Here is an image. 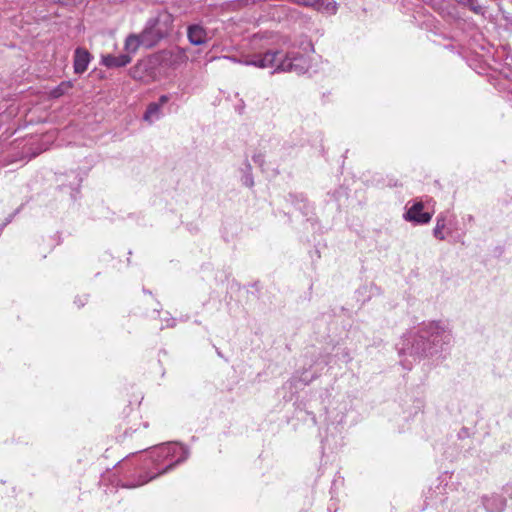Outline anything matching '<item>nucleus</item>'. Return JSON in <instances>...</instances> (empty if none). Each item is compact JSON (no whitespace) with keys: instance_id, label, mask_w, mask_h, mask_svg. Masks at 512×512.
I'll return each mask as SVG.
<instances>
[{"instance_id":"nucleus-30","label":"nucleus","mask_w":512,"mask_h":512,"mask_svg":"<svg viewBox=\"0 0 512 512\" xmlns=\"http://www.w3.org/2000/svg\"><path fill=\"white\" fill-rule=\"evenodd\" d=\"M159 316H160V310L157 309V308L152 311L151 315H149V317H151L153 319H155V318H157Z\"/></svg>"},{"instance_id":"nucleus-33","label":"nucleus","mask_w":512,"mask_h":512,"mask_svg":"<svg viewBox=\"0 0 512 512\" xmlns=\"http://www.w3.org/2000/svg\"><path fill=\"white\" fill-rule=\"evenodd\" d=\"M137 429L132 430V428L126 429L124 432V436H131L133 432H136Z\"/></svg>"},{"instance_id":"nucleus-38","label":"nucleus","mask_w":512,"mask_h":512,"mask_svg":"<svg viewBox=\"0 0 512 512\" xmlns=\"http://www.w3.org/2000/svg\"><path fill=\"white\" fill-rule=\"evenodd\" d=\"M345 356L347 357L346 362L351 360V358L349 357L348 353H346Z\"/></svg>"},{"instance_id":"nucleus-17","label":"nucleus","mask_w":512,"mask_h":512,"mask_svg":"<svg viewBox=\"0 0 512 512\" xmlns=\"http://www.w3.org/2000/svg\"><path fill=\"white\" fill-rule=\"evenodd\" d=\"M241 173H242V176H241L242 184L248 188L253 187L254 179H253V175H252V167L247 160L244 162V165L241 168Z\"/></svg>"},{"instance_id":"nucleus-31","label":"nucleus","mask_w":512,"mask_h":512,"mask_svg":"<svg viewBox=\"0 0 512 512\" xmlns=\"http://www.w3.org/2000/svg\"><path fill=\"white\" fill-rule=\"evenodd\" d=\"M495 253L498 255V256H501L503 253H504V247L502 246H498L495 248Z\"/></svg>"},{"instance_id":"nucleus-15","label":"nucleus","mask_w":512,"mask_h":512,"mask_svg":"<svg viewBox=\"0 0 512 512\" xmlns=\"http://www.w3.org/2000/svg\"><path fill=\"white\" fill-rule=\"evenodd\" d=\"M143 46L146 48V43L144 42L143 34L140 32L139 34H129L124 43V49L126 51L125 54L131 56V54H135L139 47Z\"/></svg>"},{"instance_id":"nucleus-20","label":"nucleus","mask_w":512,"mask_h":512,"mask_svg":"<svg viewBox=\"0 0 512 512\" xmlns=\"http://www.w3.org/2000/svg\"><path fill=\"white\" fill-rule=\"evenodd\" d=\"M161 321V329L173 328L176 326V319L172 317L169 312H165V317L161 318Z\"/></svg>"},{"instance_id":"nucleus-11","label":"nucleus","mask_w":512,"mask_h":512,"mask_svg":"<svg viewBox=\"0 0 512 512\" xmlns=\"http://www.w3.org/2000/svg\"><path fill=\"white\" fill-rule=\"evenodd\" d=\"M91 54L84 48L78 47L74 52V72L76 74L84 73L91 61Z\"/></svg>"},{"instance_id":"nucleus-6","label":"nucleus","mask_w":512,"mask_h":512,"mask_svg":"<svg viewBox=\"0 0 512 512\" xmlns=\"http://www.w3.org/2000/svg\"><path fill=\"white\" fill-rule=\"evenodd\" d=\"M432 216L433 213L424 211V203L416 200L406 204L403 219L414 225H426L431 221Z\"/></svg>"},{"instance_id":"nucleus-27","label":"nucleus","mask_w":512,"mask_h":512,"mask_svg":"<svg viewBox=\"0 0 512 512\" xmlns=\"http://www.w3.org/2000/svg\"><path fill=\"white\" fill-rule=\"evenodd\" d=\"M294 1L297 2L298 4H302L305 6H311V7H313L314 5H317V3H318V0H294Z\"/></svg>"},{"instance_id":"nucleus-3","label":"nucleus","mask_w":512,"mask_h":512,"mask_svg":"<svg viewBox=\"0 0 512 512\" xmlns=\"http://www.w3.org/2000/svg\"><path fill=\"white\" fill-rule=\"evenodd\" d=\"M147 455L148 459L140 467L143 473H140L138 477L129 476L122 482V487L136 488L172 471L189 458L190 449L179 442H167L149 449Z\"/></svg>"},{"instance_id":"nucleus-4","label":"nucleus","mask_w":512,"mask_h":512,"mask_svg":"<svg viewBox=\"0 0 512 512\" xmlns=\"http://www.w3.org/2000/svg\"><path fill=\"white\" fill-rule=\"evenodd\" d=\"M471 496L465 489H459L454 482L439 478L424 493L426 508L437 512H469Z\"/></svg>"},{"instance_id":"nucleus-26","label":"nucleus","mask_w":512,"mask_h":512,"mask_svg":"<svg viewBox=\"0 0 512 512\" xmlns=\"http://www.w3.org/2000/svg\"><path fill=\"white\" fill-rule=\"evenodd\" d=\"M252 160L259 167H263L265 162V156L261 152H258L252 156Z\"/></svg>"},{"instance_id":"nucleus-2","label":"nucleus","mask_w":512,"mask_h":512,"mask_svg":"<svg viewBox=\"0 0 512 512\" xmlns=\"http://www.w3.org/2000/svg\"><path fill=\"white\" fill-rule=\"evenodd\" d=\"M453 335L446 321H429L403 335L397 344L401 365L410 370L413 361L433 357L443 352L452 342Z\"/></svg>"},{"instance_id":"nucleus-5","label":"nucleus","mask_w":512,"mask_h":512,"mask_svg":"<svg viewBox=\"0 0 512 512\" xmlns=\"http://www.w3.org/2000/svg\"><path fill=\"white\" fill-rule=\"evenodd\" d=\"M174 16L167 10H159L145 23L141 33L146 43V48L155 47L160 41L168 37L173 30Z\"/></svg>"},{"instance_id":"nucleus-23","label":"nucleus","mask_w":512,"mask_h":512,"mask_svg":"<svg viewBox=\"0 0 512 512\" xmlns=\"http://www.w3.org/2000/svg\"><path fill=\"white\" fill-rule=\"evenodd\" d=\"M88 299H89V295H87V294L78 295L74 299V304L78 308L84 307L87 304Z\"/></svg>"},{"instance_id":"nucleus-21","label":"nucleus","mask_w":512,"mask_h":512,"mask_svg":"<svg viewBox=\"0 0 512 512\" xmlns=\"http://www.w3.org/2000/svg\"><path fill=\"white\" fill-rule=\"evenodd\" d=\"M463 5L467 6L471 11H473L476 14H483L484 12L483 7L478 3L477 0H466Z\"/></svg>"},{"instance_id":"nucleus-22","label":"nucleus","mask_w":512,"mask_h":512,"mask_svg":"<svg viewBox=\"0 0 512 512\" xmlns=\"http://www.w3.org/2000/svg\"><path fill=\"white\" fill-rule=\"evenodd\" d=\"M448 8L449 4L445 0H442L440 3H434V9L438 10L442 16H445L446 13L450 14Z\"/></svg>"},{"instance_id":"nucleus-13","label":"nucleus","mask_w":512,"mask_h":512,"mask_svg":"<svg viewBox=\"0 0 512 512\" xmlns=\"http://www.w3.org/2000/svg\"><path fill=\"white\" fill-rule=\"evenodd\" d=\"M132 60V57L128 54H119V55H112L107 54L102 56L101 63L111 69V68H120L125 67L128 65Z\"/></svg>"},{"instance_id":"nucleus-37","label":"nucleus","mask_w":512,"mask_h":512,"mask_svg":"<svg viewBox=\"0 0 512 512\" xmlns=\"http://www.w3.org/2000/svg\"><path fill=\"white\" fill-rule=\"evenodd\" d=\"M456 1H457L458 3H460V4H462V5H463V4L465 3V1H466V0H456Z\"/></svg>"},{"instance_id":"nucleus-32","label":"nucleus","mask_w":512,"mask_h":512,"mask_svg":"<svg viewBox=\"0 0 512 512\" xmlns=\"http://www.w3.org/2000/svg\"><path fill=\"white\" fill-rule=\"evenodd\" d=\"M81 181H82L81 178H77L76 187L72 188V190L75 191L76 193L79 192V187H80Z\"/></svg>"},{"instance_id":"nucleus-16","label":"nucleus","mask_w":512,"mask_h":512,"mask_svg":"<svg viewBox=\"0 0 512 512\" xmlns=\"http://www.w3.org/2000/svg\"><path fill=\"white\" fill-rule=\"evenodd\" d=\"M17 114L15 105L0 104V130L8 124Z\"/></svg>"},{"instance_id":"nucleus-7","label":"nucleus","mask_w":512,"mask_h":512,"mask_svg":"<svg viewBox=\"0 0 512 512\" xmlns=\"http://www.w3.org/2000/svg\"><path fill=\"white\" fill-rule=\"evenodd\" d=\"M326 420L328 421L327 431L334 438L340 435L346 418V406L340 405L332 410H326Z\"/></svg>"},{"instance_id":"nucleus-39","label":"nucleus","mask_w":512,"mask_h":512,"mask_svg":"<svg viewBox=\"0 0 512 512\" xmlns=\"http://www.w3.org/2000/svg\"><path fill=\"white\" fill-rule=\"evenodd\" d=\"M473 220V216L472 215H468V221H472Z\"/></svg>"},{"instance_id":"nucleus-8","label":"nucleus","mask_w":512,"mask_h":512,"mask_svg":"<svg viewBox=\"0 0 512 512\" xmlns=\"http://www.w3.org/2000/svg\"><path fill=\"white\" fill-rule=\"evenodd\" d=\"M186 34L189 43L193 46L205 45L212 38L210 31L201 22L187 25Z\"/></svg>"},{"instance_id":"nucleus-29","label":"nucleus","mask_w":512,"mask_h":512,"mask_svg":"<svg viewBox=\"0 0 512 512\" xmlns=\"http://www.w3.org/2000/svg\"><path fill=\"white\" fill-rule=\"evenodd\" d=\"M305 413H306L307 415L311 416V422H312V424H313V425H316L317 421H316V415L314 414V412H313V411H309V410H307Z\"/></svg>"},{"instance_id":"nucleus-24","label":"nucleus","mask_w":512,"mask_h":512,"mask_svg":"<svg viewBox=\"0 0 512 512\" xmlns=\"http://www.w3.org/2000/svg\"><path fill=\"white\" fill-rule=\"evenodd\" d=\"M449 220L451 222L448 224V226L446 228V231H445L446 237L453 233V230H454L455 225H456V217H455V215L449 214Z\"/></svg>"},{"instance_id":"nucleus-1","label":"nucleus","mask_w":512,"mask_h":512,"mask_svg":"<svg viewBox=\"0 0 512 512\" xmlns=\"http://www.w3.org/2000/svg\"><path fill=\"white\" fill-rule=\"evenodd\" d=\"M250 43L257 50L253 54L240 58L235 56L223 58L246 66L260 69L273 68V72H294L298 75L306 73L310 67L308 54L313 51L311 41H301L299 50H296V46L291 44L287 37L273 32H262L254 34Z\"/></svg>"},{"instance_id":"nucleus-18","label":"nucleus","mask_w":512,"mask_h":512,"mask_svg":"<svg viewBox=\"0 0 512 512\" xmlns=\"http://www.w3.org/2000/svg\"><path fill=\"white\" fill-rule=\"evenodd\" d=\"M319 11L335 14L337 12V3L334 0H318L317 5L313 6Z\"/></svg>"},{"instance_id":"nucleus-19","label":"nucleus","mask_w":512,"mask_h":512,"mask_svg":"<svg viewBox=\"0 0 512 512\" xmlns=\"http://www.w3.org/2000/svg\"><path fill=\"white\" fill-rule=\"evenodd\" d=\"M314 378H315V376H310V377H308V376H306V375H305V373H303V374H302V376H300L299 378H297V377H293V378H291L289 381H287V382L283 385L282 389H290V390H291V389L296 385L297 381H300V382H302L304 385H307V384H309V383H310Z\"/></svg>"},{"instance_id":"nucleus-34","label":"nucleus","mask_w":512,"mask_h":512,"mask_svg":"<svg viewBox=\"0 0 512 512\" xmlns=\"http://www.w3.org/2000/svg\"><path fill=\"white\" fill-rule=\"evenodd\" d=\"M11 220H12V217H11V216H9V217L5 220V222H4V223H6V226L11 222Z\"/></svg>"},{"instance_id":"nucleus-12","label":"nucleus","mask_w":512,"mask_h":512,"mask_svg":"<svg viewBox=\"0 0 512 512\" xmlns=\"http://www.w3.org/2000/svg\"><path fill=\"white\" fill-rule=\"evenodd\" d=\"M288 201L306 217L307 221L312 220L310 216L313 208L303 194H289Z\"/></svg>"},{"instance_id":"nucleus-25","label":"nucleus","mask_w":512,"mask_h":512,"mask_svg":"<svg viewBox=\"0 0 512 512\" xmlns=\"http://www.w3.org/2000/svg\"><path fill=\"white\" fill-rule=\"evenodd\" d=\"M65 88H67V85L65 83H62L61 85L53 89L51 92L52 97L58 98L62 96L65 92Z\"/></svg>"},{"instance_id":"nucleus-28","label":"nucleus","mask_w":512,"mask_h":512,"mask_svg":"<svg viewBox=\"0 0 512 512\" xmlns=\"http://www.w3.org/2000/svg\"><path fill=\"white\" fill-rule=\"evenodd\" d=\"M469 436V431L467 428H462L460 432L458 433L459 438H465Z\"/></svg>"},{"instance_id":"nucleus-36","label":"nucleus","mask_w":512,"mask_h":512,"mask_svg":"<svg viewBox=\"0 0 512 512\" xmlns=\"http://www.w3.org/2000/svg\"><path fill=\"white\" fill-rule=\"evenodd\" d=\"M324 441H325V443H327V444L330 442V440H329V435H327V436L325 437Z\"/></svg>"},{"instance_id":"nucleus-35","label":"nucleus","mask_w":512,"mask_h":512,"mask_svg":"<svg viewBox=\"0 0 512 512\" xmlns=\"http://www.w3.org/2000/svg\"><path fill=\"white\" fill-rule=\"evenodd\" d=\"M120 465H121V466H120L121 468H122V467H124V466H127V465H128V461L121 462V464H120Z\"/></svg>"},{"instance_id":"nucleus-9","label":"nucleus","mask_w":512,"mask_h":512,"mask_svg":"<svg viewBox=\"0 0 512 512\" xmlns=\"http://www.w3.org/2000/svg\"><path fill=\"white\" fill-rule=\"evenodd\" d=\"M169 100V95H161L158 101L149 103L143 115V119L150 124L160 120L164 116L162 107L167 104Z\"/></svg>"},{"instance_id":"nucleus-14","label":"nucleus","mask_w":512,"mask_h":512,"mask_svg":"<svg viewBox=\"0 0 512 512\" xmlns=\"http://www.w3.org/2000/svg\"><path fill=\"white\" fill-rule=\"evenodd\" d=\"M450 222L448 212H441L437 215L433 228V236L437 240L444 241L446 239L445 231Z\"/></svg>"},{"instance_id":"nucleus-10","label":"nucleus","mask_w":512,"mask_h":512,"mask_svg":"<svg viewBox=\"0 0 512 512\" xmlns=\"http://www.w3.org/2000/svg\"><path fill=\"white\" fill-rule=\"evenodd\" d=\"M481 502L487 512H502L506 507V499L496 493L484 495Z\"/></svg>"}]
</instances>
